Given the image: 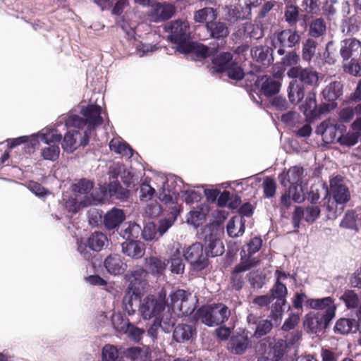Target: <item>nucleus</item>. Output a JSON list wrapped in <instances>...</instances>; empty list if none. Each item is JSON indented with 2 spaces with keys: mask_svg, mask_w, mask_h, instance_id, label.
Masks as SVG:
<instances>
[{
  "mask_svg": "<svg viewBox=\"0 0 361 361\" xmlns=\"http://www.w3.org/2000/svg\"><path fill=\"white\" fill-rule=\"evenodd\" d=\"M102 109L96 104H90L80 107V114L82 118L78 115H70L65 121V126L74 127L83 129L87 126L89 131L94 130L97 126L102 125L104 118L102 116Z\"/></svg>",
  "mask_w": 361,
  "mask_h": 361,
  "instance_id": "3",
  "label": "nucleus"
},
{
  "mask_svg": "<svg viewBox=\"0 0 361 361\" xmlns=\"http://www.w3.org/2000/svg\"><path fill=\"white\" fill-rule=\"evenodd\" d=\"M175 11L174 6L169 3H154L151 5L147 16L151 22L160 23L171 18Z\"/></svg>",
  "mask_w": 361,
  "mask_h": 361,
  "instance_id": "13",
  "label": "nucleus"
},
{
  "mask_svg": "<svg viewBox=\"0 0 361 361\" xmlns=\"http://www.w3.org/2000/svg\"><path fill=\"white\" fill-rule=\"evenodd\" d=\"M201 245L203 250L209 258L221 256L224 252V245L221 239L219 234L213 231L206 233Z\"/></svg>",
  "mask_w": 361,
  "mask_h": 361,
  "instance_id": "12",
  "label": "nucleus"
},
{
  "mask_svg": "<svg viewBox=\"0 0 361 361\" xmlns=\"http://www.w3.org/2000/svg\"><path fill=\"white\" fill-rule=\"evenodd\" d=\"M106 242L107 237L104 233L98 231L92 233L86 239V245H88V248L94 252H100Z\"/></svg>",
  "mask_w": 361,
  "mask_h": 361,
  "instance_id": "30",
  "label": "nucleus"
},
{
  "mask_svg": "<svg viewBox=\"0 0 361 361\" xmlns=\"http://www.w3.org/2000/svg\"><path fill=\"white\" fill-rule=\"evenodd\" d=\"M7 142L8 146L11 149L15 148L21 144H25V148H27L28 152H30L34 150L35 146L38 143V137L35 135H33L31 138L28 136L24 135L13 139H8L7 140Z\"/></svg>",
  "mask_w": 361,
  "mask_h": 361,
  "instance_id": "33",
  "label": "nucleus"
},
{
  "mask_svg": "<svg viewBox=\"0 0 361 361\" xmlns=\"http://www.w3.org/2000/svg\"><path fill=\"white\" fill-rule=\"evenodd\" d=\"M287 343L283 339H279L274 345H269L257 361H283L287 353Z\"/></svg>",
  "mask_w": 361,
  "mask_h": 361,
  "instance_id": "15",
  "label": "nucleus"
},
{
  "mask_svg": "<svg viewBox=\"0 0 361 361\" xmlns=\"http://www.w3.org/2000/svg\"><path fill=\"white\" fill-rule=\"evenodd\" d=\"M273 328L272 322L269 319H262L258 322L255 331H254V336L256 338H260L267 335Z\"/></svg>",
  "mask_w": 361,
  "mask_h": 361,
  "instance_id": "48",
  "label": "nucleus"
},
{
  "mask_svg": "<svg viewBox=\"0 0 361 361\" xmlns=\"http://www.w3.org/2000/svg\"><path fill=\"white\" fill-rule=\"evenodd\" d=\"M125 334L133 342L140 343L143 335L145 334V331L144 329L139 328L135 324L129 322L126 324Z\"/></svg>",
  "mask_w": 361,
  "mask_h": 361,
  "instance_id": "40",
  "label": "nucleus"
},
{
  "mask_svg": "<svg viewBox=\"0 0 361 361\" xmlns=\"http://www.w3.org/2000/svg\"><path fill=\"white\" fill-rule=\"evenodd\" d=\"M343 94V85L340 82L334 81L328 85L324 90L322 91V95L324 99L329 102L328 106L330 109H326L329 111L336 107L337 104L336 101Z\"/></svg>",
  "mask_w": 361,
  "mask_h": 361,
  "instance_id": "23",
  "label": "nucleus"
},
{
  "mask_svg": "<svg viewBox=\"0 0 361 361\" xmlns=\"http://www.w3.org/2000/svg\"><path fill=\"white\" fill-rule=\"evenodd\" d=\"M229 78L235 80H241L245 77L243 69L234 60L225 72Z\"/></svg>",
  "mask_w": 361,
  "mask_h": 361,
  "instance_id": "53",
  "label": "nucleus"
},
{
  "mask_svg": "<svg viewBox=\"0 0 361 361\" xmlns=\"http://www.w3.org/2000/svg\"><path fill=\"white\" fill-rule=\"evenodd\" d=\"M250 345V340L245 330L233 331L228 343V350L234 355H240Z\"/></svg>",
  "mask_w": 361,
  "mask_h": 361,
  "instance_id": "14",
  "label": "nucleus"
},
{
  "mask_svg": "<svg viewBox=\"0 0 361 361\" xmlns=\"http://www.w3.org/2000/svg\"><path fill=\"white\" fill-rule=\"evenodd\" d=\"M336 314V307H329L323 312H310L305 317L303 324L307 331L316 334L327 329Z\"/></svg>",
  "mask_w": 361,
  "mask_h": 361,
  "instance_id": "6",
  "label": "nucleus"
},
{
  "mask_svg": "<svg viewBox=\"0 0 361 361\" xmlns=\"http://www.w3.org/2000/svg\"><path fill=\"white\" fill-rule=\"evenodd\" d=\"M248 281L254 289H260L266 283V276L262 272L251 271L247 274Z\"/></svg>",
  "mask_w": 361,
  "mask_h": 361,
  "instance_id": "44",
  "label": "nucleus"
},
{
  "mask_svg": "<svg viewBox=\"0 0 361 361\" xmlns=\"http://www.w3.org/2000/svg\"><path fill=\"white\" fill-rule=\"evenodd\" d=\"M118 351L117 348L111 344H106L102 348V361H117Z\"/></svg>",
  "mask_w": 361,
  "mask_h": 361,
  "instance_id": "46",
  "label": "nucleus"
},
{
  "mask_svg": "<svg viewBox=\"0 0 361 361\" xmlns=\"http://www.w3.org/2000/svg\"><path fill=\"white\" fill-rule=\"evenodd\" d=\"M226 14L231 20H243L250 19L252 13L241 4L226 6Z\"/></svg>",
  "mask_w": 361,
  "mask_h": 361,
  "instance_id": "27",
  "label": "nucleus"
},
{
  "mask_svg": "<svg viewBox=\"0 0 361 361\" xmlns=\"http://www.w3.org/2000/svg\"><path fill=\"white\" fill-rule=\"evenodd\" d=\"M345 128V126L340 124H334L329 120V124L327 126L324 140H326L327 142H332L336 138L338 132H339L340 134H341V133L343 132Z\"/></svg>",
  "mask_w": 361,
  "mask_h": 361,
  "instance_id": "50",
  "label": "nucleus"
},
{
  "mask_svg": "<svg viewBox=\"0 0 361 361\" xmlns=\"http://www.w3.org/2000/svg\"><path fill=\"white\" fill-rule=\"evenodd\" d=\"M233 56L231 53L224 51L212 58V66L210 69L212 74L223 73L226 71L228 67L233 62Z\"/></svg>",
  "mask_w": 361,
  "mask_h": 361,
  "instance_id": "21",
  "label": "nucleus"
},
{
  "mask_svg": "<svg viewBox=\"0 0 361 361\" xmlns=\"http://www.w3.org/2000/svg\"><path fill=\"white\" fill-rule=\"evenodd\" d=\"M157 233V225L154 223L147 224L141 231L142 238L147 241L152 240Z\"/></svg>",
  "mask_w": 361,
  "mask_h": 361,
  "instance_id": "58",
  "label": "nucleus"
},
{
  "mask_svg": "<svg viewBox=\"0 0 361 361\" xmlns=\"http://www.w3.org/2000/svg\"><path fill=\"white\" fill-rule=\"evenodd\" d=\"M107 191L111 197L122 202L126 201L130 195L128 189L123 188L118 181H112L107 186Z\"/></svg>",
  "mask_w": 361,
  "mask_h": 361,
  "instance_id": "34",
  "label": "nucleus"
},
{
  "mask_svg": "<svg viewBox=\"0 0 361 361\" xmlns=\"http://www.w3.org/2000/svg\"><path fill=\"white\" fill-rule=\"evenodd\" d=\"M122 252L133 259H140L145 253V244L137 240L126 238L121 243Z\"/></svg>",
  "mask_w": 361,
  "mask_h": 361,
  "instance_id": "20",
  "label": "nucleus"
},
{
  "mask_svg": "<svg viewBox=\"0 0 361 361\" xmlns=\"http://www.w3.org/2000/svg\"><path fill=\"white\" fill-rule=\"evenodd\" d=\"M295 192H290V188H288V190L284 194H283L281 197L280 200V210L285 211L290 207L292 205V202L293 200V194Z\"/></svg>",
  "mask_w": 361,
  "mask_h": 361,
  "instance_id": "62",
  "label": "nucleus"
},
{
  "mask_svg": "<svg viewBox=\"0 0 361 361\" xmlns=\"http://www.w3.org/2000/svg\"><path fill=\"white\" fill-rule=\"evenodd\" d=\"M300 39L301 37L296 30L285 29L276 34L273 46L277 48V45H281L291 49L299 44Z\"/></svg>",
  "mask_w": 361,
  "mask_h": 361,
  "instance_id": "16",
  "label": "nucleus"
},
{
  "mask_svg": "<svg viewBox=\"0 0 361 361\" xmlns=\"http://www.w3.org/2000/svg\"><path fill=\"white\" fill-rule=\"evenodd\" d=\"M317 42L312 39H306L302 44V59L310 63L316 53Z\"/></svg>",
  "mask_w": 361,
  "mask_h": 361,
  "instance_id": "38",
  "label": "nucleus"
},
{
  "mask_svg": "<svg viewBox=\"0 0 361 361\" xmlns=\"http://www.w3.org/2000/svg\"><path fill=\"white\" fill-rule=\"evenodd\" d=\"M348 309H354L358 307L360 300L357 295L351 290H345L340 297Z\"/></svg>",
  "mask_w": 361,
  "mask_h": 361,
  "instance_id": "42",
  "label": "nucleus"
},
{
  "mask_svg": "<svg viewBox=\"0 0 361 361\" xmlns=\"http://www.w3.org/2000/svg\"><path fill=\"white\" fill-rule=\"evenodd\" d=\"M281 85L279 81L267 75L257 78L255 82V86L266 97H271L279 93Z\"/></svg>",
  "mask_w": 361,
  "mask_h": 361,
  "instance_id": "18",
  "label": "nucleus"
},
{
  "mask_svg": "<svg viewBox=\"0 0 361 361\" xmlns=\"http://www.w3.org/2000/svg\"><path fill=\"white\" fill-rule=\"evenodd\" d=\"M197 337V329L195 326L184 323L178 324L173 331V339L176 343H185L193 341Z\"/></svg>",
  "mask_w": 361,
  "mask_h": 361,
  "instance_id": "19",
  "label": "nucleus"
},
{
  "mask_svg": "<svg viewBox=\"0 0 361 361\" xmlns=\"http://www.w3.org/2000/svg\"><path fill=\"white\" fill-rule=\"evenodd\" d=\"M72 190L75 193L87 194L94 187V183L87 178H81L78 182L72 185Z\"/></svg>",
  "mask_w": 361,
  "mask_h": 361,
  "instance_id": "45",
  "label": "nucleus"
},
{
  "mask_svg": "<svg viewBox=\"0 0 361 361\" xmlns=\"http://www.w3.org/2000/svg\"><path fill=\"white\" fill-rule=\"evenodd\" d=\"M218 18V12L212 7H204L194 12L193 19L196 23H205Z\"/></svg>",
  "mask_w": 361,
  "mask_h": 361,
  "instance_id": "32",
  "label": "nucleus"
},
{
  "mask_svg": "<svg viewBox=\"0 0 361 361\" xmlns=\"http://www.w3.org/2000/svg\"><path fill=\"white\" fill-rule=\"evenodd\" d=\"M357 215L355 210H348L340 223V226L358 231L359 228L357 224Z\"/></svg>",
  "mask_w": 361,
  "mask_h": 361,
  "instance_id": "39",
  "label": "nucleus"
},
{
  "mask_svg": "<svg viewBox=\"0 0 361 361\" xmlns=\"http://www.w3.org/2000/svg\"><path fill=\"white\" fill-rule=\"evenodd\" d=\"M49 146L42 150V156L45 160L55 161L58 159L60 149L57 145H48Z\"/></svg>",
  "mask_w": 361,
  "mask_h": 361,
  "instance_id": "54",
  "label": "nucleus"
},
{
  "mask_svg": "<svg viewBox=\"0 0 361 361\" xmlns=\"http://www.w3.org/2000/svg\"><path fill=\"white\" fill-rule=\"evenodd\" d=\"M227 216L228 213L224 210H217L214 216V221L209 225V231H213V232L218 233L219 230L227 219Z\"/></svg>",
  "mask_w": 361,
  "mask_h": 361,
  "instance_id": "52",
  "label": "nucleus"
},
{
  "mask_svg": "<svg viewBox=\"0 0 361 361\" xmlns=\"http://www.w3.org/2000/svg\"><path fill=\"white\" fill-rule=\"evenodd\" d=\"M325 31L326 23L322 18H317L310 25L309 35L312 37H319Z\"/></svg>",
  "mask_w": 361,
  "mask_h": 361,
  "instance_id": "43",
  "label": "nucleus"
},
{
  "mask_svg": "<svg viewBox=\"0 0 361 361\" xmlns=\"http://www.w3.org/2000/svg\"><path fill=\"white\" fill-rule=\"evenodd\" d=\"M205 28L209 37L216 41L225 40L230 34V30L225 22H222L218 18L207 21L205 24Z\"/></svg>",
  "mask_w": 361,
  "mask_h": 361,
  "instance_id": "17",
  "label": "nucleus"
},
{
  "mask_svg": "<svg viewBox=\"0 0 361 361\" xmlns=\"http://www.w3.org/2000/svg\"><path fill=\"white\" fill-rule=\"evenodd\" d=\"M178 181L183 183V180L176 175L169 174L166 177L159 193V199L161 202L166 204L173 203L178 199L180 192H183L182 186Z\"/></svg>",
  "mask_w": 361,
  "mask_h": 361,
  "instance_id": "9",
  "label": "nucleus"
},
{
  "mask_svg": "<svg viewBox=\"0 0 361 361\" xmlns=\"http://www.w3.org/2000/svg\"><path fill=\"white\" fill-rule=\"evenodd\" d=\"M252 58L264 66H269L274 62L273 49L268 46H256L251 49Z\"/></svg>",
  "mask_w": 361,
  "mask_h": 361,
  "instance_id": "26",
  "label": "nucleus"
},
{
  "mask_svg": "<svg viewBox=\"0 0 361 361\" xmlns=\"http://www.w3.org/2000/svg\"><path fill=\"white\" fill-rule=\"evenodd\" d=\"M293 80L289 82L287 93L291 104L301 102L305 97L303 84L314 86L318 82V73L312 68L291 67L286 73Z\"/></svg>",
  "mask_w": 361,
  "mask_h": 361,
  "instance_id": "2",
  "label": "nucleus"
},
{
  "mask_svg": "<svg viewBox=\"0 0 361 361\" xmlns=\"http://www.w3.org/2000/svg\"><path fill=\"white\" fill-rule=\"evenodd\" d=\"M300 60L299 55L294 50L288 51L281 59V63L285 66H292L296 65Z\"/></svg>",
  "mask_w": 361,
  "mask_h": 361,
  "instance_id": "59",
  "label": "nucleus"
},
{
  "mask_svg": "<svg viewBox=\"0 0 361 361\" xmlns=\"http://www.w3.org/2000/svg\"><path fill=\"white\" fill-rule=\"evenodd\" d=\"M277 185L276 180L270 177L267 176L263 181V192L265 198H271L276 194Z\"/></svg>",
  "mask_w": 361,
  "mask_h": 361,
  "instance_id": "51",
  "label": "nucleus"
},
{
  "mask_svg": "<svg viewBox=\"0 0 361 361\" xmlns=\"http://www.w3.org/2000/svg\"><path fill=\"white\" fill-rule=\"evenodd\" d=\"M190 295V293L183 289H178L173 292H172L170 295V299H171V305L175 307H178L180 311H181L183 313H185L186 314H191L195 310V308H192L191 310L190 309L187 310L186 311H183V303L184 302H186L188 299V296Z\"/></svg>",
  "mask_w": 361,
  "mask_h": 361,
  "instance_id": "29",
  "label": "nucleus"
},
{
  "mask_svg": "<svg viewBox=\"0 0 361 361\" xmlns=\"http://www.w3.org/2000/svg\"><path fill=\"white\" fill-rule=\"evenodd\" d=\"M325 185H312L307 194V200L312 204L317 203L320 199V190H324Z\"/></svg>",
  "mask_w": 361,
  "mask_h": 361,
  "instance_id": "57",
  "label": "nucleus"
},
{
  "mask_svg": "<svg viewBox=\"0 0 361 361\" xmlns=\"http://www.w3.org/2000/svg\"><path fill=\"white\" fill-rule=\"evenodd\" d=\"M147 268L152 275L160 276L164 273L169 261L162 260L156 257H150L147 259Z\"/></svg>",
  "mask_w": 361,
  "mask_h": 361,
  "instance_id": "31",
  "label": "nucleus"
},
{
  "mask_svg": "<svg viewBox=\"0 0 361 361\" xmlns=\"http://www.w3.org/2000/svg\"><path fill=\"white\" fill-rule=\"evenodd\" d=\"M80 129L68 130L66 133L62 143V147L67 152H72L75 149V145L78 136H81Z\"/></svg>",
  "mask_w": 361,
  "mask_h": 361,
  "instance_id": "35",
  "label": "nucleus"
},
{
  "mask_svg": "<svg viewBox=\"0 0 361 361\" xmlns=\"http://www.w3.org/2000/svg\"><path fill=\"white\" fill-rule=\"evenodd\" d=\"M147 275V271L142 267L128 271L124 276L125 279L129 282L126 291L142 295L148 285Z\"/></svg>",
  "mask_w": 361,
  "mask_h": 361,
  "instance_id": "10",
  "label": "nucleus"
},
{
  "mask_svg": "<svg viewBox=\"0 0 361 361\" xmlns=\"http://www.w3.org/2000/svg\"><path fill=\"white\" fill-rule=\"evenodd\" d=\"M141 295L135 293L126 292L123 299V310L130 316L133 315L139 309Z\"/></svg>",
  "mask_w": 361,
  "mask_h": 361,
  "instance_id": "28",
  "label": "nucleus"
},
{
  "mask_svg": "<svg viewBox=\"0 0 361 361\" xmlns=\"http://www.w3.org/2000/svg\"><path fill=\"white\" fill-rule=\"evenodd\" d=\"M184 197V201L187 204H192L195 202H198L201 200V194L193 190H185L180 192Z\"/></svg>",
  "mask_w": 361,
  "mask_h": 361,
  "instance_id": "61",
  "label": "nucleus"
},
{
  "mask_svg": "<svg viewBox=\"0 0 361 361\" xmlns=\"http://www.w3.org/2000/svg\"><path fill=\"white\" fill-rule=\"evenodd\" d=\"M104 267L109 274L114 276L122 274L127 268L123 258L118 254L108 255L104 261Z\"/></svg>",
  "mask_w": 361,
  "mask_h": 361,
  "instance_id": "22",
  "label": "nucleus"
},
{
  "mask_svg": "<svg viewBox=\"0 0 361 361\" xmlns=\"http://www.w3.org/2000/svg\"><path fill=\"white\" fill-rule=\"evenodd\" d=\"M284 18L288 24L293 26L297 23L299 18V8L295 5H287L284 12Z\"/></svg>",
  "mask_w": 361,
  "mask_h": 361,
  "instance_id": "47",
  "label": "nucleus"
},
{
  "mask_svg": "<svg viewBox=\"0 0 361 361\" xmlns=\"http://www.w3.org/2000/svg\"><path fill=\"white\" fill-rule=\"evenodd\" d=\"M167 305L165 293H160L157 298L153 295H148L140 299L139 311L145 319H150L160 314Z\"/></svg>",
  "mask_w": 361,
  "mask_h": 361,
  "instance_id": "7",
  "label": "nucleus"
},
{
  "mask_svg": "<svg viewBox=\"0 0 361 361\" xmlns=\"http://www.w3.org/2000/svg\"><path fill=\"white\" fill-rule=\"evenodd\" d=\"M143 351L141 348L137 346H133L128 348L124 351V355L126 358L130 359L132 361L137 360L142 356Z\"/></svg>",
  "mask_w": 361,
  "mask_h": 361,
  "instance_id": "63",
  "label": "nucleus"
},
{
  "mask_svg": "<svg viewBox=\"0 0 361 361\" xmlns=\"http://www.w3.org/2000/svg\"><path fill=\"white\" fill-rule=\"evenodd\" d=\"M87 219L90 225L97 226L99 222H103L101 212L97 209H91L87 212Z\"/></svg>",
  "mask_w": 361,
  "mask_h": 361,
  "instance_id": "60",
  "label": "nucleus"
},
{
  "mask_svg": "<svg viewBox=\"0 0 361 361\" xmlns=\"http://www.w3.org/2000/svg\"><path fill=\"white\" fill-rule=\"evenodd\" d=\"M305 306L315 310H328L329 307H336L334 305V300L331 297L307 299L305 301Z\"/></svg>",
  "mask_w": 361,
  "mask_h": 361,
  "instance_id": "36",
  "label": "nucleus"
},
{
  "mask_svg": "<svg viewBox=\"0 0 361 361\" xmlns=\"http://www.w3.org/2000/svg\"><path fill=\"white\" fill-rule=\"evenodd\" d=\"M231 315V310L223 303H213L202 306L193 314V319L200 320L207 326L212 327L224 324Z\"/></svg>",
  "mask_w": 361,
  "mask_h": 361,
  "instance_id": "4",
  "label": "nucleus"
},
{
  "mask_svg": "<svg viewBox=\"0 0 361 361\" xmlns=\"http://www.w3.org/2000/svg\"><path fill=\"white\" fill-rule=\"evenodd\" d=\"M110 147L116 153L123 156H128L129 158L132 157L135 152L126 142H120L116 146L111 145Z\"/></svg>",
  "mask_w": 361,
  "mask_h": 361,
  "instance_id": "56",
  "label": "nucleus"
},
{
  "mask_svg": "<svg viewBox=\"0 0 361 361\" xmlns=\"http://www.w3.org/2000/svg\"><path fill=\"white\" fill-rule=\"evenodd\" d=\"M41 140L47 144L56 145L61 142L62 135L56 128H47L43 132L39 133Z\"/></svg>",
  "mask_w": 361,
  "mask_h": 361,
  "instance_id": "37",
  "label": "nucleus"
},
{
  "mask_svg": "<svg viewBox=\"0 0 361 361\" xmlns=\"http://www.w3.org/2000/svg\"><path fill=\"white\" fill-rule=\"evenodd\" d=\"M359 140H360V137L355 132H348L347 133H343L342 132L337 137V142L342 146L350 147L355 145Z\"/></svg>",
  "mask_w": 361,
  "mask_h": 361,
  "instance_id": "41",
  "label": "nucleus"
},
{
  "mask_svg": "<svg viewBox=\"0 0 361 361\" xmlns=\"http://www.w3.org/2000/svg\"><path fill=\"white\" fill-rule=\"evenodd\" d=\"M330 190L334 202L338 205H345L350 200V193L347 186L334 180L330 181Z\"/></svg>",
  "mask_w": 361,
  "mask_h": 361,
  "instance_id": "25",
  "label": "nucleus"
},
{
  "mask_svg": "<svg viewBox=\"0 0 361 361\" xmlns=\"http://www.w3.org/2000/svg\"><path fill=\"white\" fill-rule=\"evenodd\" d=\"M188 23L181 20L171 22L166 27L169 32V40L176 45V51L186 54L190 61H197V59H205L212 56L214 50L201 43L190 40V34Z\"/></svg>",
  "mask_w": 361,
  "mask_h": 361,
  "instance_id": "1",
  "label": "nucleus"
},
{
  "mask_svg": "<svg viewBox=\"0 0 361 361\" xmlns=\"http://www.w3.org/2000/svg\"><path fill=\"white\" fill-rule=\"evenodd\" d=\"M125 219L124 212L121 209L114 207L104 215L103 224L107 230L111 231L120 226Z\"/></svg>",
  "mask_w": 361,
  "mask_h": 361,
  "instance_id": "24",
  "label": "nucleus"
},
{
  "mask_svg": "<svg viewBox=\"0 0 361 361\" xmlns=\"http://www.w3.org/2000/svg\"><path fill=\"white\" fill-rule=\"evenodd\" d=\"M185 261L188 262L190 269L199 272L209 265V257L203 250L200 242L190 245L183 253Z\"/></svg>",
  "mask_w": 361,
  "mask_h": 361,
  "instance_id": "8",
  "label": "nucleus"
},
{
  "mask_svg": "<svg viewBox=\"0 0 361 361\" xmlns=\"http://www.w3.org/2000/svg\"><path fill=\"white\" fill-rule=\"evenodd\" d=\"M168 260L171 264L170 270L171 273L175 274H183L185 270V263L180 255H173Z\"/></svg>",
  "mask_w": 361,
  "mask_h": 361,
  "instance_id": "49",
  "label": "nucleus"
},
{
  "mask_svg": "<svg viewBox=\"0 0 361 361\" xmlns=\"http://www.w3.org/2000/svg\"><path fill=\"white\" fill-rule=\"evenodd\" d=\"M304 170L302 167L295 166L290 168L287 172V182L288 183L290 192L293 194V200L295 202L300 203L305 200L302 196V176Z\"/></svg>",
  "mask_w": 361,
  "mask_h": 361,
  "instance_id": "11",
  "label": "nucleus"
},
{
  "mask_svg": "<svg viewBox=\"0 0 361 361\" xmlns=\"http://www.w3.org/2000/svg\"><path fill=\"white\" fill-rule=\"evenodd\" d=\"M320 208L314 204L308 206L305 209V221L307 223H314L320 216Z\"/></svg>",
  "mask_w": 361,
  "mask_h": 361,
  "instance_id": "55",
  "label": "nucleus"
},
{
  "mask_svg": "<svg viewBox=\"0 0 361 361\" xmlns=\"http://www.w3.org/2000/svg\"><path fill=\"white\" fill-rule=\"evenodd\" d=\"M245 278L243 274L231 272V284L233 290L240 291L243 288Z\"/></svg>",
  "mask_w": 361,
  "mask_h": 361,
  "instance_id": "64",
  "label": "nucleus"
},
{
  "mask_svg": "<svg viewBox=\"0 0 361 361\" xmlns=\"http://www.w3.org/2000/svg\"><path fill=\"white\" fill-rule=\"evenodd\" d=\"M288 289L285 284L281 281H276L269 290V295L271 299L276 301L271 305V312L269 317L273 320L276 324L279 323L282 319L285 307L286 305V296Z\"/></svg>",
  "mask_w": 361,
  "mask_h": 361,
  "instance_id": "5",
  "label": "nucleus"
}]
</instances>
